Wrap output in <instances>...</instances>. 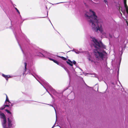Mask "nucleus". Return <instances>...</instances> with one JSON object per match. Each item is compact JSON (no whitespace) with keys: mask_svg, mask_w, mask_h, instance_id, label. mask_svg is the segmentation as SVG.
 <instances>
[{"mask_svg":"<svg viewBox=\"0 0 128 128\" xmlns=\"http://www.w3.org/2000/svg\"><path fill=\"white\" fill-rule=\"evenodd\" d=\"M90 26L93 31L97 32L99 30L101 33L102 31V23L99 22L95 12L91 10H90L89 12H86L85 14Z\"/></svg>","mask_w":128,"mask_h":128,"instance_id":"1","label":"nucleus"},{"mask_svg":"<svg viewBox=\"0 0 128 128\" xmlns=\"http://www.w3.org/2000/svg\"><path fill=\"white\" fill-rule=\"evenodd\" d=\"M26 64H27L26 62L24 63V68L23 72L22 73L23 75H24V74L26 75L27 74H29L33 76L43 86L44 88L46 89V91L51 95V96L53 98L52 96L48 91L47 89L44 86H46L47 88V89L50 90L51 92L54 94H55V93L56 92L55 90L53 89L47 82L41 77L36 74V71L34 68H29V69L27 71L26 68Z\"/></svg>","mask_w":128,"mask_h":128,"instance_id":"2","label":"nucleus"},{"mask_svg":"<svg viewBox=\"0 0 128 128\" xmlns=\"http://www.w3.org/2000/svg\"><path fill=\"white\" fill-rule=\"evenodd\" d=\"M91 42L90 45L92 47L95 48L94 51V54L96 58L98 59L103 60L104 50L103 44L100 41L98 42L94 37H91Z\"/></svg>","mask_w":128,"mask_h":128,"instance_id":"3","label":"nucleus"},{"mask_svg":"<svg viewBox=\"0 0 128 128\" xmlns=\"http://www.w3.org/2000/svg\"><path fill=\"white\" fill-rule=\"evenodd\" d=\"M0 118L2 119H1V122L3 128H13L15 126L14 122L12 123L9 118H8V125H7L5 116L3 113L0 112Z\"/></svg>","mask_w":128,"mask_h":128,"instance_id":"4","label":"nucleus"},{"mask_svg":"<svg viewBox=\"0 0 128 128\" xmlns=\"http://www.w3.org/2000/svg\"><path fill=\"white\" fill-rule=\"evenodd\" d=\"M37 55L38 56L41 57H44L48 58H50V57L52 58H54V59L57 60L58 58H61L62 60H66V58L63 56H60L55 55H54L50 54L46 52H43L42 53L39 52L38 53Z\"/></svg>","mask_w":128,"mask_h":128,"instance_id":"5","label":"nucleus"},{"mask_svg":"<svg viewBox=\"0 0 128 128\" xmlns=\"http://www.w3.org/2000/svg\"><path fill=\"white\" fill-rule=\"evenodd\" d=\"M13 32H14V33L15 35V36L16 37V38L17 40L18 41V44L20 46V47L22 50V52L23 53V54H24V58H25L26 59V60H26L27 59V58L28 57V53H25V52H24V51L22 50V48H21V46H20V45L19 43V42L18 41V39H17V38L16 37V32H14V31H13Z\"/></svg>","mask_w":128,"mask_h":128,"instance_id":"6","label":"nucleus"},{"mask_svg":"<svg viewBox=\"0 0 128 128\" xmlns=\"http://www.w3.org/2000/svg\"><path fill=\"white\" fill-rule=\"evenodd\" d=\"M6 101L5 102V104H6L3 105L0 108V110H2L4 109L6 106H9L10 105L8 104H9L10 101H9L8 98L6 95Z\"/></svg>","mask_w":128,"mask_h":128,"instance_id":"7","label":"nucleus"},{"mask_svg":"<svg viewBox=\"0 0 128 128\" xmlns=\"http://www.w3.org/2000/svg\"><path fill=\"white\" fill-rule=\"evenodd\" d=\"M68 61H66V63L72 67L73 66V64H72V63L75 65L76 64V62L74 60H73L72 62L69 59H68Z\"/></svg>","mask_w":128,"mask_h":128,"instance_id":"8","label":"nucleus"},{"mask_svg":"<svg viewBox=\"0 0 128 128\" xmlns=\"http://www.w3.org/2000/svg\"><path fill=\"white\" fill-rule=\"evenodd\" d=\"M71 51L74 52L77 54H78L80 53H84L85 52L84 51H80L78 50L74 49L73 50H71Z\"/></svg>","mask_w":128,"mask_h":128,"instance_id":"9","label":"nucleus"},{"mask_svg":"<svg viewBox=\"0 0 128 128\" xmlns=\"http://www.w3.org/2000/svg\"><path fill=\"white\" fill-rule=\"evenodd\" d=\"M126 0H124V7L126 8V11L128 14V6L126 4Z\"/></svg>","mask_w":128,"mask_h":128,"instance_id":"10","label":"nucleus"},{"mask_svg":"<svg viewBox=\"0 0 128 128\" xmlns=\"http://www.w3.org/2000/svg\"><path fill=\"white\" fill-rule=\"evenodd\" d=\"M2 76L4 77L7 81L8 80V78L12 77L10 75H5L3 74H2Z\"/></svg>","mask_w":128,"mask_h":128,"instance_id":"11","label":"nucleus"},{"mask_svg":"<svg viewBox=\"0 0 128 128\" xmlns=\"http://www.w3.org/2000/svg\"><path fill=\"white\" fill-rule=\"evenodd\" d=\"M48 58L50 60L53 61L54 62V63H56L58 65H59V62L58 61H57V60H55L53 58Z\"/></svg>","mask_w":128,"mask_h":128,"instance_id":"12","label":"nucleus"},{"mask_svg":"<svg viewBox=\"0 0 128 128\" xmlns=\"http://www.w3.org/2000/svg\"><path fill=\"white\" fill-rule=\"evenodd\" d=\"M92 76L95 77L97 78L100 81L102 80L103 79V78H100L99 77L97 76V75L95 74H93L92 75Z\"/></svg>","mask_w":128,"mask_h":128,"instance_id":"13","label":"nucleus"},{"mask_svg":"<svg viewBox=\"0 0 128 128\" xmlns=\"http://www.w3.org/2000/svg\"><path fill=\"white\" fill-rule=\"evenodd\" d=\"M64 70L66 71V72L68 73V76H69L70 78V74L68 70L65 67H64Z\"/></svg>","mask_w":128,"mask_h":128,"instance_id":"14","label":"nucleus"},{"mask_svg":"<svg viewBox=\"0 0 128 128\" xmlns=\"http://www.w3.org/2000/svg\"><path fill=\"white\" fill-rule=\"evenodd\" d=\"M10 104H8L10 106H8L10 108H11L14 105V103H12L11 102H10V103H9Z\"/></svg>","mask_w":128,"mask_h":128,"instance_id":"15","label":"nucleus"},{"mask_svg":"<svg viewBox=\"0 0 128 128\" xmlns=\"http://www.w3.org/2000/svg\"><path fill=\"white\" fill-rule=\"evenodd\" d=\"M104 59H106L108 58L107 54V53L104 51Z\"/></svg>","mask_w":128,"mask_h":128,"instance_id":"16","label":"nucleus"},{"mask_svg":"<svg viewBox=\"0 0 128 128\" xmlns=\"http://www.w3.org/2000/svg\"><path fill=\"white\" fill-rule=\"evenodd\" d=\"M6 111L7 112V113L10 114L11 115H12V113L11 112L9 111L7 109H6Z\"/></svg>","mask_w":128,"mask_h":128,"instance_id":"17","label":"nucleus"},{"mask_svg":"<svg viewBox=\"0 0 128 128\" xmlns=\"http://www.w3.org/2000/svg\"><path fill=\"white\" fill-rule=\"evenodd\" d=\"M58 65L60 66H61L63 68H64V67H65L64 66L63 64H59V65Z\"/></svg>","mask_w":128,"mask_h":128,"instance_id":"18","label":"nucleus"},{"mask_svg":"<svg viewBox=\"0 0 128 128\" xmlns=\"http://www.w3.org/2000/svg\"><path fill=\"white\" fill-rule=\"evenodd\" d=\"M88 59V60L89 61H90L92 62L93 61L92 60V59H91L90 58H89Z\"/></svg>","mask_w":128,"mask_h":128,"instance_id":"19","label":"nucleus"},{"mask_svg":"<svg viewBox=\"0 0 128 128\" xmlns=\"http://www.w3.org/2000/svg\"><path fill=\"white\" fill-rule=\"evenodd\" d=\"M17 12H18V14H20V18H22V17H21V15L20 14V13L19 11L18 10V11Z\"/></svg>","mask_w":128,"mask_h":128,"instance_id":"20","label":"nucleus"},{"mask_svg":"<svg viewBox=\"0 0 128 128\" xmlns=\"http://www.w3.org/2000/svg\"><path fill=\"white\" fill-rule=\"evenodd\" d=\"M104 3L106 4H107V2L106 0H104Z\"/></svg>","mask_w":128,"mask_h":128,"instance_id":"21","label":"nucleus"},{"mask_svg":"<svg viewBox=\"0 0 128 128\" xmlns=\"http://www.w3.org/2000/svg\"><path fill=\"white\" fill-rule=\"evenodd\" d=\"M79 51H83L82 50V48H80L79 49Z\"/></svg>","mask_w":128,"mask_h":128,"instance_id":"22","label":"nucleus"},{"mask_svg":"<svg viewBox=\"0 0 128 128\" xmlns=\"http://www.w3.org/2000/svg\"><path fill=\"white\" fill-rule=\"evenodd\" d=\"M56 124V123H55L54 125L53 126H52V128H53L55 126V125Z\"/></svg>","mask_w":128,"mask_h":128,"instance_id":"23","label":"nucleus"},{"mask_svg":"<svg viewBox=\"0 0 128 128\" xmlns=\"http://www.w3.org/2000/svg\"><path fill=\"white\" fill-rule=\"evenodd\" d=\"M14 8L16 10L17 12L18 11V10L17 9V8Z\"/></svg>","mask_w":128,"mask_h":128,"instance_id":"24","label":"nucleus"},{"mask_svg":"<svg viewBox=\"0 0 128 128\" xmlns=\"http://www.w3.org/2000/svg\"><path fill=\"white\" fill-rule=\"evenodd\" d=\"M38 18V17H36V18H32V19H36V18Z\"/></svg>","mask_w":128,"mask_h":128,"instance_id":"25","label":"nucleus"},{"mask_svg":"<svg viewBox=\"0 0 128 128\" xmlns=\"http://www.w3.org/2000/svg\"><path fill=\"white\" fill-rule=\"evenodd\" d=\"M64 2H59V3H56V4H60V3H64Z\"/></svg>","mask_w":128,"mask_h":128,"instance_id":"26","label":"nucleus"},{"mask_svg":"<svg viewBox=\"0 0 128 128\" xmlns=\"http://www.w3.org/2000/svg\"><path fill=\"white\" fill-rule=\"evenodd\" d=\"M126 23L127 24V25L128 26V20L126 21Z\"/></svg>","mask_w":128,"mask_h":128,"instance_id":"27","label":"nucleus"},{"mask_svg":"<svg viewBox=\"0 0 128 128\" xmlns=\"http://www.w3.org/2000/svg\"><path fill=\"white\" fill-rule=\"evenodd\" d=\"M121 11H122V12L123 13V14H124V11L123 12L122 10H121Z\"/></svg>","mask_w":128,"mask_h":128,"instance_id":"28","label":"nucleus"},{"mask_svg":"<svg viewBox=\"0 0 128 128\" xmlns=\"http://www.w3.org/2000/svg\"><path fill=\"white\" fill-rule=\"evenodd\" d=\"M49 105L50 106H53H53H52V105H51V104H49Z\"/></svg>","mask_w":128,"mask_h":128,"instance_id":"29","label":"nucleus"},{"mask_svg":"<svg viewBox=\"0 0 128 128\" xmlns=\"http://www.w3.org/2000/svg\"><path fill=\"white\" fill-rule=\"evenodd\" d=\"M49 21H50V22L51 23V21H50V20L49 19Z\"/></svg>","mask_w":128,"mask_h":128,"instance_id":"30","label":"nucleus"},{"mask_svg":"<svg viewBox=\"0 0 128 128\" xmlns=\"http://www.w3.org/2000/svg\"><path fill=\"white\" fill-rule=\"evenodd\" d=\"M54 108V109L55 110V112H56V110H55V108Z\"/></svg>","mask_w":128,"mask_h":128,"instance_id":"31","label":"nucleus"},{"mask_svg":"<svg viewBox=\"0 0 128 128\" xmlns=\"http://www.w3.org/2000/svg\"><path fill=\"white\" fill-rule=\"evenodd\" d=\"M24 38H26V37H25V36H24Z\"/></svg>","mask_w":128,"mask_h":128,"instance_id":"32","label":"nucleus"},{"mask_svg":"<svg viewBox=\"0 0 128 128\" xmlns=\"http://www.w3.org/2000/svg\"><path fill=\"white\" fill-rule=\"evenodd\" d=\"M44 17H40V18H44Z\"/></svg>","mask_w":128,"mask_h":128,"instance_id":"33","label":"nucleus"},{"mask_svg":"<svg viewBox=\"0 0 128 128\" xmlns=\"http://www.w3.org/2000/svg\"><path fill=\"white\" fill-rule=\"evenodd\" d=\"M51 24H52V26H53V25L52 24V23Z\"/></svg>","mask_w":128,"mask_h":128,"instance_id":"34","label":"nucleus"},{"mask_svg":"<svg viewBox=\"0 0 128 128\" xmlns=\"http://www.w3.org/2000/svg\"><path fill=\"white\" fill-rule=\"evenodd\" d=\"M51 24H52V26H53V25L52 24V23Z\"/></svg>","mask_w":128,"mask_h":128,"instance_id":"35","label":"nucleus"},{"mask_svg":"<svg viewBox=\"0 0 128 128\" xmlns=\"http://www.w3.org/2000/svg\"><path fill=\"white\" fill-rule=\"evenodd\" d=\"M120 13H121V14H122L121 12H120Z\"/></svg>","mask_w":128,"mask_h":128,"instance_id":"36","label":"nucleus"},{"mask_svg":"<svg viewBox=\"0 0 128 128\" xmlns=\"http://www.w3.org/2000/svg\"><path fill=\"white\" fill-rule=\"evenodd\" d=\"M46 8H47V7H46Z\"/></svg>","mask_w":128,"mask_h":128,"instance_id":"37","label":"nucleus"},{"mask_svg":"<svg viewBox=\"0 0 128 128\" xmlns=\"http://www.w3.org/2000/svg\"><path fill=\"white\" fill-rule=\"evenodd\" d=\"M60 127V128H61Z\"/></svg>","mask_w":128,"mask_h":128,"instance_id":"38","label":"nucleus"}]
</instances>
